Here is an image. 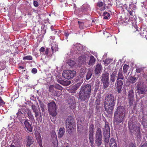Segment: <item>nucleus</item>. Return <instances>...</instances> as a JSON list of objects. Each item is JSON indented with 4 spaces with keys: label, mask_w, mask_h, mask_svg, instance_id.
Returning a JSON list of instances; mask_svg holds the SVG:
<instances>
[{
    "label": "nucleus",
    "mask_w": 147,
    "mask_h": 147,
    "mask_svg": "<svg viewBox=\"0 0 147 147\" xmlns=\"http://www.w3.org/2000/svg\"><path fill=\"white\" fill-rule=\"evenodd\" d=\"M84 48L82 45L80 43H76L73 45L72 49H71L72 52H76V53L80 54L77 61L78 66L80 67L82 64L86 63L89 58V55L88 54L83 52Z\"/></svg>",
    "instance_id": "f257e3e1"
},
{
    "label": "nucleus",
    "mask_w": 147,
    "mask_h": 147,
    "mask_svg": "<svg viewBox=\"0 0 147 147\" xmlns=\"http://www.w3.org/2000/svg\"><path fill=\"white\" fill-rule=\"evenodd\" d=\"M91 86L89 84L82 85L79 94V98L83 101L88 100L91 95Z\"/></svg>",
    "instance_id": "f03ea898"
},
{
    "label": "nucleus",
    "mask_w": 147,
    "mask_h": 147,
    "mask_svg": "<svg viewBox=\"0 0 147 147\" xmlns=\"http://www.w3.org/2000/svg\"><path fill=\"white\" fill-rule=\"evenodd\" d=\"M115 103V99L113 94H110L106 97L104 107L105 111L108 114L112 113L114 109Z\"/></svg>",
    "instance_id": "7ed1b4c3"
},
{
    "label": "nucleus",
    "mask_w": 147,
    "mask_h": 147,
    "mask_svg": "<svg viewBox=\"0 0 147 147\" xmlns=\"http://www.w3.org/2000/svg\"><path fill=\"white\" fill-rule=\"evenodd\" d=\"M125 109L123 106L118 107L115 111L114 119L117 122L120 123L123 121Z\"/></svg>",
    "instance_id": "20e7f679"
},
{
    "label": "nucleus",
    "mask_w": 147,
    "mask_h": 147,
    "mask_svg": "<svg viewBox=\"0 0 147 147\" xmlns=\"http://www.w3.org/2000/svg\"><path fill=\"white\" fill-rule=\"evenodd\" d=\"M73 118L72 116L68 117L66 121V126L68 132L70 134L73 129Z\"/></svg>",
    "instance_id": "39448f33"
},
{
    "label": "nucleus",
    "mask_w": 147,
    "mask_h": 147,
    "mask_svg": "<svg viewBox=\"0 0 147 147\" xmlns=\"http://www.w3.org/2000/svg\"><path fill=\"white\" fill-rule=\"evenodd\" d=\"M76 74L75 71L66 70L63 71L62 73L63 76L65 79L69 80L73 78Z\"/></svg>",
    "instance_id": "423d86ee"
},
{
    "label": "nucleus",
    "mask_w": 147,
    "mask_h": 147,
    "mask_svg": "<svg viewBox=\"0 0 147 147\" xmlns=\"http://www.w3.org/2000/svg\"><path fill=\"white\" fill-rule=\"evenodd\" d=\"M48 110L49 113L53 117L55 116L57 113L56 112V105L55 103L52 102L48 104Z\"/></svg>",
    "instance_id": "0eeeda50"
},
{
    "label": "nucleus",
    "mask_w": 147,
    "mask_h": 147,
    "mask_svg": "<svg viewBox=\"0 0 147 147\" xmlns=\"http://www.w3.org/2000/svg\"><path fill=\"white\" fill-rule=\"evenodd\" d=\"M109 74L105 73L102 75L101 77V81L103 84V88L105 89L109 85Z\"/></svg>",
    "instance_id": "6e6552de"
},
{
    "label": "nucleus",
    "mask_w": 147,
    "mask_h": 147,
    "mask_svg": "<svg viewBox=\"0 0 147 147\" xmlns=\"http://www.w3.org/2000/svg\"><path fill=\"white\" fill-rule=\"evenodd\" d=\"M129 127L131 132L133 133L136 132L138 134H140V127L137 126L136 124L133 123L129 124Z\"/></svg>",
    "instance_id": "1a4fd4ad"
},
{
    "label": "nucleus",
    "mask_w": 147,
    "mask_h": 147,
    "mask_svg": "<svg viewBox=\"0 0 147 147\" xmlns=\"http://www.w3.org/2000/svg\"><path fill=\"white\" fill-rule=\"evenodd\" d=\"M17 118L19 119L21 123H23L25 120L24 114L20 110H19L17 113Z\"/></svg>",
    "instance_id": "9d476101"
},
{
    "label": "nucleus",
    "mask_w": 147,
    "mask_h": 147,
    "mask_svg": "<svg viewBox=\"0 0 147 147\" xmlns=\"http://www.w3.org/2000/svg\"><path fill=\"white\" fill-rule=\"evenodd\" d=\"M116 88L119 93L121 92L123 84V81L121 80H117L116 82Z\"/></svg>",
    "instance_id": "9b49d317"
},
{
    "label": "nucleus",
    "mask_w": 147,
    "mask_h": 147,
    "mask_svg": "<svg viewBox=\"0 0 147 147\" xmlns=\"http://www.w3.org/2000/svg\"><path fill=\"white\" fill-rule=\"evenodd\" d=\"M29 120L28 119H26L24 122V124L27 130L30 132H31L32 131V128L30 123L29 122Z\"/></svg>",
    "instance_id": "f8f14e48"
},
{
    "label": "nucleus",
    "mask_w": 147,
    "mask_h": 147,
    "mask_svg": "<svg viewBox=\"0 0 147 147\" xmlns=\"http://www.w3.org/2000/svg\"><path fill=\"white\" fill-rule=\"evenodd\" d=\"M140 83L139 82L136 86V88L139 94H144L145 93L146 90L145 89L140 86Z\"/></svg>",
    "instance_id": "ddd939ff"
},
{
    "label": "nucleus",
    "mask_w": 147,
    "mask_h": 147,
    "mask_svg": "<svg viewBox=\"0 0 147 147\" xmlns=\"http://www.w3.org/2000/svg\"><path fill=\"white\" fill-rule=\"evenodd\" d=\"M102 68L100 64L98 63L96 65L94 70L96 74H98L102 71Z\"/></svg>",
    "instance_id": "4468645a"
},
{
    "label": "nucleus",
    "mask_w": 147,
    "mask_h": 147,
    "mask_svg": "<svg viewBox=\"0 0 147 147\" xmlns=\"http://www.w3.org/2000/svg\"><path fill=\"white\" fill-rule=\"evenodd\" d=\"M26 116H28V119L32 121L34 120V117L31 111L30 110H27L26 111Z\"/></svg>",
    "instance_id": "2eb2a0df"
},
{
    "label": "nucleus",
    "mask_w": 147,
    "mask_h": 147,
    "mask_svg": "<svg viewBox=\"0 0 147 147\" xmlns=\"http://www.w3.org/2000/svg\"><path fill=\"white\" fill-rule=\"evenodd\" d=\"M35 137L40 147H43L42 144V139L39 133L36 134Z\"/></svg>",
    "instance_id": "dca6fc26"
},
{
    "label": "nucleus",
    "mask_w": 147,
    "mask_h": 147,
    "mask_svg": "<svg viewBox=\"0 0 147 147\" xmlns=\"http://www.w3.org/2000/svg\"><path fill=\"white\" fill-rule=\"evenodd\" d=\"M124 79V77L122 73V69L121 68L119 69L117 74V80H120L119 79L123 80Z\"/></svg>",
    "instance_id": "f3484780"
},
{
    "label": "nucleus",
    "mask_w": 147,
    "mask_h": 147,
    "mask_svg": "<svg viewBox=\"0 0 147 147\" xmlns=\"http://www.w3.org/2000/svg\"><path fill=\"white\" fill-rule=\"evenodd\" d=\"M27 146L29 147L33 143L34 139L33 138L29 136L27 137Z\"/></svg>",
    "instance_id": "a211bd4d"
},
{
    "label": "nucleus",
    "mask_w": 147,
    "mask_h": 147,
    "mask_svg": "<svg viewBox=\"0 0 147 147\" xmlns=\"http://www.w3.org/2000/svg\"><path fill=\"white\" fill-rule=\"evenodd\" d=\"M136 78L133 76H130L127 80V82L129 83L134 84L137 81Z\"/></svg>",
    "instance_id": "6ab92c4d"
},
{
    "label": "nucleus",
    "mask_w": 147,
    "mask_h": 147,
    "mask_svg": "<svg viewBox=\"0 0 147 147\" xmlns=\"http://www.w3.org/2000/svg\"><path fill=\"white\" fill-rule=\"evenodd\" d=\"M129 8L128 10L129 14L130 15L132 14V13L134 11L135 9V6L132 3L129 5Z\"/></svg>",
    "instance_id": "aec40b11"
},
{
    "label": "nucleus",
    "mask_w": 147,
    "mask_h": 147,
    "mask_svg": "<svg viewBox=\"0 0 147 147\" xmlns=\"http://www.w3.org/2000/svg\"><path fill=\"white\" fill-rule=\"evenodd\" d=\"M51 49L53 53L57 51L58 50V46L57 45L56 43L54 42H53L51 44Z\"/></svg>",
    "instance_id": "412c9836"
},
{
    "label": "nucleus",
    "mask_w": 147,
    "mask_h": 147,
    "mask_svg": "<svg viewBox=\"0 0 147 147\" xmlns=\"http://www.w3.org/2000/svg\"><path fill=\"white\" fill-rule=\"evenodd\" d=\"M65 132V129L63 127L60 128L58 131V137L61 138Z\"/></svg>",
    "instance_id": "4be33fe9"
},
{
    "label": "nucleus",
    "mask_w": 147,
    "mask_h": 147,
    "mask_svg": "<svg viewBox=\"0 0 147 147\" xmlns=\"http://www.w3.org/2000/svg\"><path fill=\"white\" fill-rule=\"evenodd\" d=\"M117 71H114L110 76V80L113 82H114L116 80V76L117 75Z\"/></svg>",
    "instance_id": "5701e85b"
},
{
    "label": "nucleus",
    "mask_w": 147,
    "mask_h": 147,
    "mask_svg": "<svg viewBox=\"0 0 147 147\" xmlns=\"http://www.w3.org/2000/svg\"><path fill=\"white\" fill-rule=\"evenodd\" d=\"M96 61V59L92 55H91L90 57L89 61L88 62V65H93Z\"/></svg>",
    "instance_id": "b1692460"
},
{
    "label": "nucleus",
    "mask_w": 147,
    "mask_h": 147,
    "mask_svg": "<svg viewBox=\"0 0 147 147\" xmlns=\"http://www.w3.org/2000/svg\"><path fill=\"white\" fill-rule=\"evenodd\" d=\"M86 70V68L85 67H83L81 69L79 74V76H80V78H82L84 76Z\"/></svg>",
    "instance_id": "393cba45"
},
{
    "label": "nucleus",
    "mask_w": 147,
    "mask_h": 147,
    "mask_svg": "<svg viewBox=\"0 0 147 147\" xmlns=\"http://www.w3.org/2000/svg\"><path fill=\"white\" fill-rule=\"evenodd\" d=\"M21 141L20 140H18L15 141V145L12 144L10 147H21Z\"/></svg>",
    "instance_id": "a878e982"
},
{
    "label": "nucleus",
    "mask_w": 147,
    "mask_h": 147,
    "mask_svg": "<svg viewBox=\"0 0 147 147\" xmlns=\"http://www.w3.org/2000/svg\"><path fill=\"white\" fill-rule=\"evenodd\" d=\"M6 61H2L0 62V70H2L4 69L6 67Z\"/></svg>",
    "instance_id": "bb28decb"
},
{
    "label": "nucleus",
    "mask_w": 147,
    "mask_h": 147,
    "mask_svg": "<svg viewBox=\"0 0 147 147\" xmlns=\"http://www.w3.org/2000/svg\"><path fill=\"white\" fill-rule=\"evenodd\" d=\"M95 142L98 146H100L102 142V137L96 138Z\"/></svg>",
    "instance_id": "cd10ccee"
},
{
    "label": "nucleus",
    "mask_w": 147,
    "mask_h": 147,
    "mask_svg": "<svg viewBox=\"0 0 147 147\" xmlns=\"http://www.w3.org/2000/svg\"><path fill=\"white\" fill-rule=\"evenodd\" d=\"M103 4L104 3L102 2H99L97 3V6L100 7V9L101 11L104 10L105 8L103 6Z\"/></svg>",
    "instance_id": "c85d7f7f"
},
{
    "label": "nucleus",
    "mask_w": 147,
    "mask_h": 147,
    "mask_svg": "<svg viewBox=\"0 0 147 147\" xmlns=\"http://www.w3.org/2000/svg\"><path fill=\"white\" fill-rule=\"evenodd\" d=\"M34 113L35 116L36 120H38L39 119H40V118L41 117V114L40 110Z\"/></svg>",
    "instance_id": "c756f323"
},
{
    "label": "nucleus",
    "mask_w": 147,
    "mask_h": 147,
    "mask_svg": "<svg viewBox=\"0 0 147 147\" xmlns=\"http://www.w3.org/2000/svg\"><path fill=\"white\" fill-rule=\"evenodd\" d=\"M96 138L102 137L101 131L100 128H98L96 132Z\"/></svg>",
    "instance_id": "7c9ffc66"
},
{
    "label": "nucleus",
    "mask_w": 147,
    "mask_h": 147,
    "mask_svg": "<svg viewBox=\"0 0 147 147\" xmlns=\"http://www.w3.org/2000/svg\"><path fill=\"white\" fill-rule=\"evenodd\" d=\"M94 125L93 124L90 125L89 128V135H94Z\"/></svg>",
    "instance_id": "2f4dec72"
},
{
    "label": "nucleus",
    "mask_w": 147,
    "mask_h": 147,
    "mask_svg": "<svg viewBox=\"0 0 147 147\" xmlns=\"http://www.w3.org/2000/svg\"><path fill=\"white\" fill-rule=\"evenodd\" d=\"M134 92L133 90H130L129 92L128 97L130 101L132 99L134 96Z\"/></svg>",
    "instance_id": "473e14b6"
},
{
    "label": "nucleus",
    "mask_w": 147,
    "mask_h": 147,
    "mask_svg": "<svg viewBox=\"0 0 147 147\" xmlns=\"http://www.w3.org/2000/svg\"><path fill=\"white\" fill-rule=\"evenodd\" d=\"M113 61L112 59L110 58H108L103 61L104 64L105 66H107L110 63Z\"/></svg>",
    "instance_id": "72a5a7b5"
},
{
    "label": "nucleus",
    "mask_w": 147,
    "mask_h": 147,
    "mask_svg": "<svg viewBox=\"0 0 147 147\" xmlns=\"http://www.w3.org/2000/svg\"><path fill=\"white\" fill-rule=\"evenodd\" d=\"M67 63L69 66L71 67L74 66L76 64V63L74 61L71 59L69 60L67 62Z\"/></svg>",
    "instance_id": "f704fd0d"
},
{
    "label": "nucleus",
    "mask_w": 147,
    "mask_h": 147,
    "mask_svg": "<svg viewBox=\"0 0 147 147\" xmlns=\"http://www.w3.org/2000/svg\"><path fill=\"white\" fill-rule=\"evenodd\" d=\"M31 109L34 113L40 110L39 108L37 107L34 105H33L31 106Z\"/></svg>",
    "instance_id": "c9c22d12"
},
{
    "label": "nucleus",
    "mask_w": 147,
    "mask_h": 147,
    "mask_svg": "<svg viewBox=\"0 0 147 147\" xmlns=\"http://www.w3.org/2000/svg\"><path fill=\"white\" fill-rule=\"evenodd\" d=\"M92 75V73L90 71H88L86 76V79L87 80H89L91 77Z\"/></svg>",
    "instance_id": "e433bc0d"
},
{
    "label": "nucleus",
    "mask_w": 147,
    "mask_h": 147,
    "mask_svg": "<svg viewBox=\"0 0 147 147\" xmlns=\"http://www.w3.org/2000/svg\"><path fill=\"white\" fill-rule=\"evenodd\" d=\"M106 134L105 133V142L106 143H108L109 141V137L110 136V134L108 133V134H106L107 136H105Z\"/></svg>",
    "instance_id": "4c0bfd02"
},
{
    "label": "nucleus",
    "mask_w": 147,
    "mask_h": 147,
    "mask_svg": "<svg viewBox=\"0 0 147 147\" xmlns=\"http://www.w3.org/2000/svg\"><path fill=\"white\" fill-rule=\"evenodd\" d=\"M110 146H114V145H117V144L115 142V140L114 139L112 138L110 140Z\"/></svg>",
    "instance_id": "58836bf2"
},
{
    "label": "nucleus",
    "mask_w": 147,
    "mask_h": 147,
    "mask_svg": "<svg viewBox=\"0 0 147 147\" xmlns=\"http://www.w3.org/2000/svg\"><path fill=\"white\" fill-rule=\"evenodd\" d=\"M110 131L109 127L108 125H106L104 129V131L105 133L106 134H108L109 131Z\"/></svg>",
    "instance_id": "ea45409f"
},
{
    "label": "nucleus",
    "mask_w": 147,
    "mask_h": 147,
    "mask_svg": "<svg viewBox=\"0 0 147 147\" xmlns=\"http://www.w3.org/2000/svg\"><path fill=\"white\" fill-rule=\"evenodd\" d=\"M61 91H59L56 90L55 91V92L54 93L55 96H57V97H59L61 94Z\"/></svg>",
    "instance_id": "a19ab883"
},
{
    "label": "nucleus",
    "mask_w": 147,
    "mask_h": 147,
    "mask_svg": "<svg viewBox=\"0 0 147 147\" xmlns=\"http://www.w3.org/2000/svg\"><path fill=\"white\" fill-rule=\"evenodd\" d=\"M129 66L125 64L123 67V73L124 74L127 72V71L129 69Z\"/></svg>",
    "instance_id": "79ce46f5"
},
{
    "label": "nucleus",
    "mask_w": 147,
    "mask_h": 147,
    "mask_svg": "<svg viewBox=\"0 0 147 147\" xmlns=\"http://www.w3.org/2000/svg\"><path fill=\"white\" fill-rule=\"evenodd\" d=\"M104 18L105 19H107L110 16V14L107 12H105L103 13Z\"/></svg>",
    "instance_id": "37998d69"
},
{
    "label": "nucleus",
    "mask_w": 147,
    "mask_h": 147,
    "mask_svg": "<svg viewBox=\"0 0 147 147\" xmlns=\"http://www.w3.org/2000/svg\"><path fill=\"white\" fill-rule=\"evenodd\" d=\"M54 88L61 91H62L63 89V88L61 86L57 84H56L54 85Z\"/></svg>",
    "instance_id": "c03bdc74"
},
{
    "label": "nucleus",
    "mask_w": 147,
    "mask_h": 147,
    "mask_svg": "<svg viewBox=\"0 0 147 147\" xmlns=\"http://www.w3.org/2000/svg\"><path fill=\"white\" fill-rule=\"evenodd\" d=\"M32 57L30 55L26 56L23 57V60H32Z\"/></svg>",
    "instance_id": "a18cd8bd"
},
{
    "label": "nucleus",
    "mask_w": 147,
    "mask_h": 147,
    "mask_svg": "<svg viewBox=\"0 0 147 147\" xmlns=\"http://www.w3.org/2000/svg\"><path fill=\"white\" fill-rule=\"evenodd\" d=\"M93 135H89V143L94 142Z\"/></svg>",
    "instance_id": "49530a36"
},
{
    "label": "nucleus",
    "mask_w": 147,
    "mask_h": 147,
    "mask_svg": "<svg viewBox=\"0 0 147 147\" xmlns=\"http://www.w3.org/2000/svg\"><path fill=\"white\" fill-rule=\"evenodd\" d=\"M79 25L81 29H83V26H84V24L83 23L81 22H78Z\"/></svg>",
    "instance_id": "de8ad7c7"
},
{
    "label": "nucleus",
    "mask_w": 147,
    "mask_h": 147,
    "mask_svg": "<svg viewBox=\"0 0 147 147\" xmlns=\"http://www.w3.org/2000/svg\"><path fill=\"white\" fill-rule=\"evenodd\" d=\"M54 137H55V140L53 142V144H54V145H55L56 144H57V143H58V141L57 140V136H56V135L55 134H54Z\"/></svg>",
    "instance_id": "09e8293b"
},
{
    "label": "nucleus",
    "mask_w": 147,
    "mask_h": 147,
    "mask_svg": "<svg viewBox=\"0 0 147 147\" xmlns=\"http://www.w3.org/2000/svg\"><path fill=\"white\" fill-rule=\"evenodd\" d=\"M54 87V86L53 85H50L49 86V90L51 92H53Z\"/></svg>",
    "instance_id": "8fccbe9b"
},
{
    "label": "nucleus",
    "mask_w": 147,
    "mask_h": 147,
    "mask_svg": "<svg viewBox=\"0 0 147 147\" xmlns=\"http://www.w3.org/2000/svg\"><path fill=\"white\" fill-rule=\"evenodd\" d=\"M37 70L36 68H34L32 70V72L34 74H35L37 73Z\"/></svg>",
    "instance_id": "3c124183"
},
{
    "label": "nucleus",
    "mask_w": 147,
    "mask_h": 147,
    "mask_svg": "<svg viewBox=\"0 0 147 147\" xmlns=\"http://www.w3.org/2000/svg\"><path fill=\"white\" fill-rule=\"evenodd\" d=\"M34 6L35 7H37L38 5V3L36 1H34L33 2Z\"/></svg>",
    "instance_id": "603ef678"
},
{
    "label": "nucleus",
    "mask_w": 147,
    "mask_h": 147,
    "mask_svg": "<svg viewBox=\"0 0 147 147\" xmlns=\"http://www.w3.org/2000/svg\"><path fill=\"white\" fill-rule=\"evenodd\" d=\"M40 53L41 54V53L44 52L45 51V48L44 47H42L39 50Z\"/></svg>",
    "instance_id": "864d4df0"
},
{
    "label": "nucleus",
    "mask_w": 147,
    "mask_h": 147,
    "mask_svg": "<svg viewBox=\"0 0 147 147\" xmlns=\"http://www.w3.org/2000/svg\"><path fill=\"white\" fill-rule=\"evenodd\" d=\"M142 70V68H137L136 69V71L137 73H140Z\"/></svg>",
    "instance_id": "5fc2aeb1"
},
{
    "label": "nucleus",
    "mask_w": 147,
    "mask_h": 147,
    "mask_svg": "<svg viewBox=\"0 0 147 147\" xmlns=\"http://www.w3.org/2000/svg\"><path fill=\"white\" fill-rule=\"evenodd\" d=\"M5 104L4 102L3 101L1 97L0 98V106H1Z\"/></svg>",
    "instance_id": "6e6d98bb"
},
{
    "label": "nucleus",
    "mask_w": 147,
    "mask_h": 147,
    "mask_svg": "<svg viewBox=\"0 0 147 147\" xmlns=\"http://www.w3.org/2000/svg\"><path fill=\"white\" fill-rule=\"evenodd\" d=\"M49 51V49L48 48L46 49V50L45 51V54H44V55H47L48 54Z\"/></svg>",
    "instance_id": "4d7b16f0"
},
{
    "label": "nucleus",
    "mask_w": 147,
    "mask_h": 147,
    "mask_svg": "<svg viewBox=\"0 0 147 147\" xmlns=\"http://www.w3.org/2000/svg\"><path fill=\"white\" fill-rule=\"evenodd\" d=\"M55 38V37L54 36H51L50 37V38L49 39V40L50 42H52V40H54Z\"/></svg>",
    "instance_id": "13d9d810"
},
{
    "label": "nucleus",
    "mask_w": 147,
    "mask_h": 147,
    "mask_svg": "<svg viewBox=\"0 0 147 147\" xmlns=\"http://www.w3.org/2000/svg\"><path fill=\"white\" fill-rule=\"evenodd\" d=\"M41 110L42 111V115H45V110L44 109V108H41Z\"/></svg>",
    "instance_id": "bf43d9fd"
},
{
    "label": "nucleus",
    "mask_w": 147,
    "mask_h": 147,
    "mask_svg": "<svg viewBox=\"0 0 147 147\" xmlns=\"http://www.w3.org/2000/svg\"><path fill=\"white\" fill-rule=\"evenodd\" d=\"M91 147H95L94 145V142L89 143Z\"/></svg>",
    "instance_id": "052dcab7"
},
{
    "label": "nucleus",
    "mask_w": 147,
    "mask_h": 147,
    "mask_svg": "<svg viewBox=\"0 0 147 147\" xmlns=\"http://www.w3.org/2000/svg\"><path fill=\"white\" fill-rule=\"evenodd\" d=\"M40 107L41 108H43L44 107V105L42 103L40 102Z\"/></svg>",
    "instance_id": "680f3d73"
},
{
    "label": "nucleus",
    "mask_w": 147,
    "mask_h": 147,
    "mask_svg": "<svg viewBox=\"0 0 147 147\" xmlns=\"http://www.w3.org/2000/svg\"><path fill=\"white\" fill-rule=\"evenodd\" d=\"M5 141H3V142H2V147H3V146H5Z\"/></svg>",
    "instance_id": "e2e57ef3"
},
{
    "label": "nucleus",
    "mask_w": 147,
    "mask_h": 147,
    "mask_svg": "<svg viewBox=\"0 0 147 147\" xmlns=\"http://www.w3.org/2000/svg\"><path fill=\"white\" fill-rule=\"evenodd\" d=\"M80 85V83H78L75 85V86L77 88H78Z\"/></svg>",
    "instance_id": "0e129e2a"
},
{
    "label": "nucleus",
    "mask_w": 147,
    "mask_h": 147,
    "mask_svg": "<svg viewBox=\"0 0 147 147\" xmlns=\"http://www.w3.org/2000/svg\"><path fill=\"white\" fill-rule=\"evenodd\" d=\"M64 34H65V36H66V38H67L68 36V35H69V34H68L66 32H65Z\"/></svg>",
    "instance_id": "69168bd1"
},
{
    "label": "nucleus",
    "mask_w": 147,
    "mask_h": 147,
    "mask_svg": "<svg viewBox=\"0 0 147 147\" xmlns=\"http://www.w3.org/2000/svg\"><path fill=\"white\" fill-rule=\"evenodd\" d=\"M141 147H147V144H144L142 145Z\"/></svg>",
    "instance_id": "338daca9"
},
{
    "label": "nucleus",
    "mask_w": 147,
    "mask_h": 147,
    "mask_svg": "<svg viewBox=\"0 0 147 147\" xmlns=\"http://www.w3.org/2000/svg\"><path fill=\"white\" fill-rule=\"evenodd\" d=\"M129 147H136V146L134 144H131L130 145Z\"/></svg>",
    "instance_id": "774afa93"
}]
</instances>
